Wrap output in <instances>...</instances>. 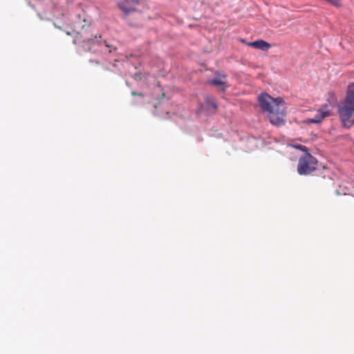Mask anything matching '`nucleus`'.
Segmentation results:
<instances>
[{"label": "nucleus", "mask_w": 354, "mask_h": 354, "mask_svg": "<svg viewBox=\"0 0 354 354\" xmlns=\"http://www.w3.org/2000/svg\"><path fill=\"white\" fill-rule=\"evenodd\" d=\"M138 4V0H120L118 1V6L127 15L135 11V8Z\"/></svg>", "instance_id": "nucleus-6"}, {"label": "nucleus", "mask_w": 354, "mask_h": 354, "mask_svg": "<svg viewBox=\"0 0 354 354\" xmlns=\"http://www.w3.org/2000/svg\"><path fill=\"white\" fill-rule=\"evenodd\" d=\"M331 115L330 111L328 109V105H324L322 109H319L317 111V113L315 118L307 119L304 121V123L306 124H310V123H316L319 124L322 122V120Z\"/></svg>", "instance_id": "nucleus-5"}, {"label": "nucleus", "mask_w": 354, "mask_h": 354, "mask_svg": "<svg viewBox=\"0 0 354 354\" xmlns=\"http://www.w3.org/2000/svg\"><path fill=\"white\" fill-rule=\"evenodd\" d=\"M258 100L261 110L268 114L272 124L281 125L285 122L286 106L281 97L273 98L267 93H261Z\"/></svg>", "instance_id": "nucleus-1"}, {"label": "nucleus", "mask_w": 354, "mask_h": 354, "mask_svg": "<svg viewBox=\"0 0 354 354\" xmlns=\"http://www.w3.org/2000/svg\"><path fill=\"white\" fill-rule=\"evenodd\" d=\"M249 46L253 47L254 48L263 50H267L270 48V44L264 41V40H257L255 41L250 42L247 44Z\"/></svg>", "instance_id": "nucleus-7"}, {"label": "nucleus", "mask_w": 354, "mask_h": 354, "mask_svg": "<svg viewBox=\"0 0 354 354\" xmlns=\"http://www.w3.org/2000/svg\"><path fill=\"white\" fill-rule=\"evenodd\" d=\"M55 26L58 28V26H57V24H55ZM59 28H60V27H59Z\"/></svg>", "instance_id": "nucleus-13"}, {"label": "nucleus", "mask_w": 354, "mask_h": 354, "mask_svg": "<svg viewBox=\"0 0 354 354\" xmlns=\"http://www.w3.org/2000/svg\"><path fill=\"white\" fill-rule=\"evenodd\" d=\"M226 77V75H222L219 77L214 78L210 80L209 83L213 85L221 86L222 88V90L224 91L227 88L226 82L225 81Z\"/></svg>", "instance_id": "nucleus-8"}, {"label": "nucleus", "mask_w": 354, "mask_h": 354, "mask_svg": "<svg viewBox=\"0 0 354 354\" xmlns=\"http://www.w3.org/2000/svg\"><path fill=\"white\" fill-rule=\"evenodd\" d=\"M66 34H67V35H72V32L67 31V32H66Z\"/></svg>", "instance_id": "nucleus-12"}, {"label": "nucleus", "mask_w": 354, "mask_h": 354, "mask_svg": "<svg viewBox=\"0 0 354 354\" xmlns=\"http://www.w3.org/2000/svg\"><path fill=\"white\" fill-rule=\"evenodd\" d=\"M337 112L344 127L354 126V84L348 86L345 99L337 105Z\"/></svg>", "instance_id": "nucleus-2"}, {"label": "nucleus", "mask_w": 354, "mask_h": 354, "mask_svg": "<svg viewBox=\"0 0 354 354\" xmlns=\"http://www.w3.org/2000/svg\"><path fill=\"white\" fill-rule=\"evenodd\" d=\"M292 147L296 148V149H299L301 151H306V153H308V148L306 146H304V145H292Z\"/></svg>", "instance_id": "nucleus-10"}, {"label": "nucleus", "mask_w": 354, "mask_h": 354, "mask_svg": "<svg viewBox=\"0 0 354 354\" xmlns=\"http://www.w3.org/2000/svg\"><path fill=\"white\" fill-rule=\"evenodd\" d=\"M86 27V20L84 19L82 21H78L75 22L74 24V30L73 32H76L79 36V37H76L74 39V43H77V41H82V42H92V43H97L98 44H104L105 46L109 49V52L111 53L113 50H115V47H113L112 46L109 45L106 41L105 40H99L97 36H95L94 37H89L87 35V31L86 29H85Z\"/></svg>", "instance_id": "nucleus-3"}, {"label": "nucleus", "mask_w": 354, "mask_h": 354, "mask_svg": "<svg viewBox=\"0 0 354 354\" xmlns=\"http://www.w3.org/2000/svg\"><path fill=\"white\" fill-rule=\"evenodd\" d=\"M317 166V160L310 153H306L299 160L297 171L300 175H308L315 171Z\"/></svg>", "instance_id": "nucleus-4"}, {"label": "nucleus", "mask_w": 354, "mask_h": 354, "mask_svg": "<svg viewBox=\"0 0 354 354\" xmlns=\"http://www.w3.org/2000/svg\"><path fill=\"white\" fill-rule=\"evenodd\" d=\"M205 102H206V106H207V110H209L210 108H212V109H213L212 112L216 111V110L218 108V106H217V104H216V100L214 99V97H213L212 96H210V95H207L205 97Z\"/></svg>", "instance_id": "nucleus-9"}, {"label": "nucleus", "mask_w": 354, "mask_h": 354, "mask_svg": "<svg viewBox=\"0 0 354 354\" xmlns=\"http://www.w3.org/2000/svg\"><path fill=\"white\" fill-rule=\"evenodd\" d=\"M131 94H132L133 95H140V96H142V95H143V94H142V93H137V92H136V91H132V92H131Z\"/></svg>", "instance_id": "nucleus-11"}]
</instances>
